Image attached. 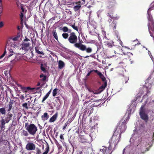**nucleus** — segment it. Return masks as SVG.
I'll return each mask as SVG.
<instances>
[{
	"label": "nucleus",
	"mask_w": 154,
	"mask_h": 154,
	"mask_svg": "<svg viewBox=\"0 0 154 154\" xmlns=\"http://www.w3.org/2000/svg\"><path fill=\"white\" fill-rule=\"evenodd\" d=\"M18 87H20V88L22 89L23 91H25L26 89H30L29 87H27L26 88L22 86L21 85L19 84L17 85Z\"/></svg>",
	"instance_id": "24"
},
{
	"label": "nucleus",
	"mask_w": 154,
	"mask_h": 154,
	"mask_svg": "<svg viewBox=\"0 0 154 154\" xmlns=\"http://www.w3.org/2000/svg\"><path fill=\"white\" fill-rule=\"evenodd\" d=\"M21 99L22 100L24 99V97L23 95H21Z\"/></svg>",
	"instance_id": "57"
},
{
	"label": "nucleus",
	"mask_w": 154,
	"mask_h": 154,
	"mask_svg": "<svg viewBox=\"0 0 154 154\" xmlns=\"http://www.w3.org/2000/svg\"><path fill=\"white\" fill-rule=\"evenodd\" d=\"M62 35L63 37L65 39L67 38L69 36L68 34L67 33H63L62 34Z\"/></svg>",
	"instance_id": "30"
},
{
	"label": "nucleus",
	"mask_w": 154,
	"mask_h": 154,
	"mask_svg": "<svg viewBox=\"0 0 154 154\" xmlns=\"http://www.w3.org/2000/svg\"><path fill=\"white\" fill-rule=\"evenodd\" d=\"M137 135L136 134H133L132 137L130 140V142L133 143L134 145H137V142L138 140V138L136 137Z\"/></svg>",
	"instance_id": "10"
},
{
	"label": "nucleus",
	"mask_w": 154,
	"mask_h": 154,
	"mask_svg": "<svg viewBox=\"0 0 154 154\" xmlns=\"http://www.w3.org/2000/svg\"><path fill=\"white\" fill-rule=\"evenodd\" d=\"M119 42H120V44L122 46V42L121 41H119Z\"/></svg>",
	"instance_id": "60"
},
{
	"label": "nucleus",
	"mask_w": 154,
	"mask_h": 154,
	"mask_svg": "<svg viewBox=\"0 0 154 154\" xmlns=\"http://www.w3.org/2000/svg\"><path fill=\"white\" fill-rule=\"evenodd\" d=\"M12 40L14 41H19L20 40V39L19 38H17V37H14V38H12Z\"/></svg>",
	"instance_id": "43"
},
{
	"label": "nucleus",
	"mask_w": 154,
	"mask_h": 154,
	"mask_svg": "<svg viewBox=\"0 0 154 154\" xmlns=\"http://www.w3.org/2000/svg\"><path fill=\"white\" fill-rule=\"evenodd\" d=\"M21 36H22V34L20 33H18L17 36V37L18 38L20 39V40H21Z\"/></svg>",
	"instance_id": "37"
},
{
	"label": "nucleus",
	"mask_w": 154,
	"mask_h": 154,
	"mask_svg": "<svg viewBox=\"0 0 154 154\" xmlns=\"http://www.w3.org/2000/svg\"><path fill=\"white\" fill-rule=\"evenodd\" d=\"M127 80L126 81H125V83H126L127 82H128V78H127Z\"/></svg>",
	"instance_id": "62"
},
{
	"label": "nucleus",
	"mask_w": 154,
	"mask_h": 154,
	"mask_svg": "<svg viewBox=\"0 0 154 154\" xmlns=\"http://www.w3.org/2000/svg\"><path fill=\"white\" fill-rule=\"evenodd\" d=\"M94 71L100 77L101 76H102V75H103L100 72H98L97 70H94Z\"/></svg>",
	"instance_id": "36"
},
{
	"label": "nucleus",
	"mask_w": 154,
	"mask_h": 154,
	"mask_svg": "<svg viewBox=\"0 0 154 154\" xmlns=\"http://www.w3.org/2000/svg\"><path fill=\"white\" fill-rule=\"evenodd\" d=\"M58 89L57 88L54 89L53 91V96L54 97H55L57 93Z\"/></svg>",
	"instance_id": "26"
},
{
	"label": "nucleus",
	"mask_w": 154,
	"mask_h": 154,
	"mask_svg": "<svg viewBox=\"0 0 154 154\" xmlns=\"http://www.w3.org/2000/svg\"><path fill=\"white\" fill-rule=\"evenodd\" d=\"M154 9V1L152 3L151 5V7L150 8H149L148 11L149 9V13H150V11L152 9Z\"/></svg>",
	"instance_id": "27"
},
{
	"label": "nucleus",
	"mask_w": 154,
	"mask_h": 154,
	"mask_svg": "<svg viewBox=\"0 0 154 154\" xmlns=\"http://www.w3.org/2000/svg\"><path fill=\"white\" fill-rule=\"evenodd\" d=\"M35 145L32 143H28L26 146V149L28 150H34L35 149Z\"/></svg>",
	"instance_id": "9"
},
{
	"label": "nucleus",
	"mask_w": 154,
	"mask_h": 154,
	"mask_svg": "<svg viewBox=\"0 0 154 154\" xmlns=\"http://www.w3.org/2000/svg\"><path fill=\"white\" fill-rule=\"evenodd\" d=\"M141 96V94H138L136 96V98L135 101L138 100L139 101L140 99V97Z\"/></svg>",
	"instance_id": "32"
},
{
	"label": "nucleus",
	"mask_w": 154,
	"mask_h": 154,
	"mask_svg": "<svg viewBox=\"0 0 154 154\" xmlns=\"http://www.w3.org/2000/svg\"><path fill=\"white\" fill-rule=\"evenodd\" d=\"M21 134L22 135L24 136H27L28 135V134L27 132L25 130L23 131Z\"/></svg>",
	"instance_id": "29"
},
{
	"label": "nucleus",
	"mask_w": 154,
	"mask_h": 154,
	"mask_svg": "<svg viewBox=\"0 0 154 154\" xmlns=\"http://www.w3.org/2000/svg\"><path fill=\"white\" fill-rule=\"evenodd\" d=\"M48 97L47 95H46L43 97L42 100V102L43 103L44 101H45L46 99Z\"/></svg>",
	"instance_id": "42"
},
{
	"label": "nucleus",
	"mask_w": 154,
	"mask_h": 154,
	"mask_svg": "<svg viewBox=\"0 0 154 154\" xmlns=\"http://www.w3.org/2000/svg\"><path fill=\"white\" fill-rule=\"evenodd\" d=\"M49 150V147L48 146H47L46 148L45 152L42 154H47Z\"/></svg>",
	"instance_id": "33"
},
{
	"label": "nucleus",
	"mask_w": 154,
	"mask_h": 154,
	"mask_svg": "<svg viewBox=\"0 0 154 154\" xmlns=\"http://www.w3.org/2000/svg\"><path fill=\"white\" fill-rule=\"evenodd\" d=\"M93 71L92 70H91V71H90L87 74V76H89L90 74H91V73Z\"/></svg>",
	"instance_id": "53"
},
{
	"label": "nucleus",
	"mask_w": 154,
	"mask_h": 154,
	"mask_svg": "<svg viewBox=\"0 0 154 154\" xmlns=\"http://www.w3.org/2000/svg\"><path fill=\"white\" fill-rule=\"evenodd\" d=\"M2 7L0 8V16L2 13Z\"/></svg>",
	"instance_id": "54"
},
{
	"label": "nucleus",
	"mask_w": 154,
	"mask_h": 154,
	"mask_svg": "<svg viewBox=\"0 0 154 154\" xmlns=\"http://www.w3.org/2000/svg\"><path fill=\"white\" fill-rule=\"evenodd\" d=\"M30 41V40L27 38H26L24 40V42H28Z\"/></svg>",
	"instance_id": "52"
},
{
	"label": "nucleus",
	"mask_w": 154,
	"mask_h": 154,
	"mask_svg": "<svg viewBox=\"0 0 154 154\" xmlns=\"http://www.w3.org/2000/svg\"><path fill=\"white\" fill-rule=\"evenodd\" d=\"M129 116H127L126 117V121H125V120H124V122L122 123L121 125L120 126L119 128H117L116 130L117 131V132L118 131H119V129H120V133H122L125 131L126 128V126L125 125V123L129 120ZM120 134H121L120 133Z\"/></svg>",
	"instance_id": "8"
},
{
	"label": "nucleus",
	"mask_w": 154,
	"mask_h": 154,
	"mask_svg": "<svg viewBox=\"0 0 154 154\" xmlns=\"http://www.w3.org/2000/svg\"><path fill=\"white\" fill-rule=\"evenodd\" d=\"M6 54V51H5L4 52L3 54L0 57V59L3 58L5 56V55Z\"/></svg>",
	"instance_id": "44"
},
{
	"label": "nucleus",
	"mask_w": 154,
	"mask_h": 154,
	"mask_svg": "<svg viewBox=\"0 0 154 154\" xmlns=\"http://www.w3.org/2000/svg\"><path fill=\"white\" fill-rule=\"evenodd\" d=\"M25 126L26 130L30 134L34 135L36 134L38 129L37 127L34 124H31L28 125L27 123H26Z\"/></svg>",
	"instance_id": "3"
},
{
	"label": "nucleus",
	"mask_w": 154,
	"mask_h": 154,
	"mask_svg": "<svg viewBox=\"0 0 154 154\" xmlns=\"http://www.w3.org/2000/svg\"><path fill=\"white\" fill-rule=\"evenodd\" d=\"M52 34L55 38L57 41L58 40V36L57 34L56 30H54L52 32Z\"/></svg>",
	"instance_id": "19"
},
{
	"label": "nucleus",
	"mask_w": 154,
	"mask_h": 154,
	"mask_svg": "<svg viewBox=\"0 0 154 154\" xmlns=\"http://www.w3.org/2000/svg\"><path fill=\"white\" fill-rule=\"evenodd\" d=\"M88 90L90 92L92 93L93 94H97L96 93H95L94 92V91H93L92 90H91V89H88Z\"/></svg>",
	"instance_id": "50"
},
{
	"label": "nucleus",
	"mask_w": 154,
	"mask_h": 154,
	"mask_svg": "<svg viewBox=\"0 0 154 154\" xmlns=\"http://www.w3.org/2000/svg\"><path fill=\"white\" fill-rule=\"evenodd\" d=\"M77 40V37L74 32H72L70 33L68 38V40L70 43L75 44V45L76 43Z\"/></svg>",
	"instance_id": "7"
},
{
	"label": "nucleus",
	"mask_w": 154,
	"mask_h": 154,
	"mask_svg": "<svg viewBox=\"0 0 154 154\" xmlns=\"http://www.w3.org/2000/svg\"><path fill=\"white\" fill-rule=\"evenodd\" d=\"M71 26L74 29L78 31V27L77 26H75V24L71 25Z\"/></svg>",
	"instance_id": "38"
},
{
	"label": "nucleus",
	"mask_w": 154,
	"mask_h": 154,
	"mask_svg": "<svg viewBox=\"0 0 154 154\" xmlns=\"http://www.w3.org/2000/svg\"><path fill=\"white\" fill-rule=\"evenodd\" d=\"M126 66V65L125 64H124V66H123V67H125Z\"/></svg>",
	"instance_id": "64"
},
{
	"label": "nucleus",
	"mask_w": 154,
	"mask_h": 154,
	"mask_svg": "<svg viewBox=\"0 0 154 154\" xmlns=\"http://www.w3.org/2000/svg\"><path fill=\"white\" fill-rule=\"evenodd\" d=\"M144 106L142 105L140 108V114L141 118L143 120L146 121H147L148 119L147 114L145 112L144 109Z\"/></svg>",
	"instance_id": "6"
},
{
	"label": "nucleus",
	"mask_w": 154,
	"mask_h": 154,
	"mask_svg": "<svg viewBox=\"0 0 154 154\" xmlns=\"http://www.w3.org/2000/svg\"><path fill=\"white\" fill-rule=\"evenodd\" d=\"M65 66L64 62L61 60L58 61V68L60 69H62Z\"/></svg>",
	"instance_id": "13"
},
{
	"label": "nucleus",
	"mask_w": 154,
	"mask_h": 154,
	"mask_svg": "<svg viewBox=\"0 0 154 154\" xmlns=\"http://www.w3.org/2000/svg\"><path fill=\"white\" fill-rule=\"evenodd\" d=\"M12 116L13 114L9 112L7 114L5 119L6 123H8L9 121L11 120Z\"/></svg>",
	"instance_id": "11"
},
{
	"label": "nucleus",
	"mask_w": 154,
	"mask_h": 154,
	"mask_svg": "<svg viewBox=\"0 0 154 154\" xmlns=\"http://www.w3.org/2000/svg\"><path fill=\"white\" fill-rule=\"evenodd\" d=\"M148 100H146L145 101V104L147 103Z\"/></svg>",
	"instance_id": "61"
},
{
	"label": "nucleus",
	"mask_w": 154,
	"mask_h": 154,
	"mask_svg": "<svg viewBox=\"0 0 154 154\" xmlns=\"http://www.w3.org/2000/svg\"><path fill=\"white\" fill-rule=\"evenodd\" d=\"M102 148V149H100V152L102 153V154H107L109 150H107V148L104 147L103 146Z\"/></svg>",
	"instance_id": "15"
},
{
	"label": "nucleus",
	"mask_w": 154,
	"mask_h": 154,
	"mask_svg": "<svg viewBox=\"0 0 154 154\" xmlns=\"http://www.w3.org/2000/svg\"><path fill=\"white\" fill-rule=\"evenodd\" d=\"M4 25L3 23L2 22H0V27L1 28Z\"/></svg>",
	"instance_id": "49"
},
{
	"label": "nucleus",
	"mask_w": 154,
	"mask_h": 154,
	"mask_svg": "<svg viewBox=\"0 0 154 154\" xmlns=\"http://www.w3.org/2000/svg\"><path fill=\"white\" fill-rule=\"evenodd\" d=\"M150 143H149V142H147V141H146V143H145V146H146V147L148 146V145H149V147H150L151 146L150 145Z\"/></svg>",
	"instance_id": "46"
},
{
	"label": "nucleus",
	"mask_w": 154,
	"mask_h": 154,
	"mask_svg": "<svg viewBox=\"0 0 154 154\" xmlns=\"http://www.w3.org/2000/svg\"><path fill=\"white\" fill-rule=\"evenodd\" d=\"M1 126L2 128H5V125L6 123V120L5 119H3L1 121Z\"/></svg>",
	"instance_id": "22"
},
{
	"label": "nucleus",
	"mask_w": 154,
	"mask_h": 154,
	"mask_svg": "<svg viewBox=\"0 0 154 154\" xmlns=\"http://www.w3.org/2000/svg\"><path fill=\"white\" fill-rule=\"evenodd\" d=\"M22 106L23 107L27 109H28V108L27 106V103L23 104Z\"/></svg>",
	"instance_id": "40"
},
{
	"label": "nucleus",
	"mask_w": 154,
	"mask_h": 154,
	"mask_svg": "<svg viewBox=\"0 0 154 154\" xmlns=\"http://www.w3.org/2000/svg\"><path fill=\"white\" fill-rule=\"evenodd\" d=\"M140 43H138L137 44H136L135 45H140Z\"/></svg>",
	"instance_id": "63"
},
{
	"label": "nucleus",
	"mask_w": 154,
	"mask_h": 154,
	"mask_svg": "<svg viewBox=\"0 0 154 154\" xmlns=\"http://www.w3.org/2000/svg\"><path fill=\"white\" fill-rule=\"evenodd\" d=\"M127 147H126L125 148H124L123 149V154H124L125 150V149H127Z\"/></svg>",
	"instance_id": "58"
},
{
	"label": "nucleus",
	"mask_w": 154,
	"mask_h": 154,
	"mask_svg": "<svg viewBox=\"0 0 154 154\" xmlns=\"http://www.w3.org/2000/svg\"><path fill=\"white\" fill-rule=\"evenodd\" d=\"M74 46L82 51L85 50L88 53H91L92 51V49L91 48H86L85 45L81 43H76L74 45Z\"/></svg>",
	"instance_id": "5"
},
{
	"label": "nucleus",
	"mask_w": 154,
	"mask_h": 154,
	"mask_svg": "<svg viewBox=\"0 0 154 154\" xmlns=\"http://www.w3.org/2000/svg\"><path fill=\"white\" fill-rule=\"evenodd\" d=\"M106 45L109 48H111L112 47V45L111 43L109 42H105Z\"/></svg>",
	"instance_id": "34"
},
{
	"label": "nucleus",
	"mask_w": 154,
	"mask_h": 154,
	"mask_svg": "<svg viewBox=\"0 0 154 154\" xmlns=\"http://www.w3.org/2000/svg\"><path fill=\"white\" fill-rule=\"evenodd\" d=\"M76 5L73 7V9L75 11H78L80 9L81 7V2H78L75 3Z\"/></svg>",
	"instance_id": "12"
},
{
	"label": "nucleus",
	"mask_w": 154,
	"mask_h": 154,
	"mask_svg": "<svg viewBox=\"0 0 154 154\" xmlns=\"http://www.w3.org/2000/svg\"><path fill=\"white\" fill-rule=\"evenodd\" d=\"M49 117V116L48 113L47 112H45L41 117L43 121L47 120L48 119Z\"/></svg>",
	"instance_id": "14"
},
{
	"label": "nucleus",
	"mask_w": 154,
	"mask_h": 154,
	"mask_svg": "<svg viewBox=\"0 0 154 154\" xmlns=\"http://www.w3.org/2000/svg\"><path fill=\"white\" fill-rule=\"evenodd\" d=\"M20 44L16 42H14L13 44V47L16 49H19L20 51Z\"/></svg>",
	"instance_id": "18"
},
{
	"label": "nucleus",
	"mask_w": 154,
	"mask_h": 154,
	"mask_svg": "<svg viewBox=\"0 0 154 154\" xmlns=\"http://www.w3.org/2000/svg\"><path fill=\"white\" fill-rule=\"evenodd\" d=\"M30 43L26 42H23L20 45V54H17L15 58L11 61V65H13V64L19 60L20 59V56H18L19 55H23L29 50L30 48Z\"/></svg>",
	"instance_id": "1"
},
{
	"label": "nucleus",
	"mask_w": 154,
	"mask_h": 154,
	"mask_svg": "<svg viewBox=\"0 0 154 154\" xmlns=\"http://www.w3.org/2000/svg\"><path fill=\"white\" fill-rule=\"evenodd\" d=\"M57 114L56 113L55 114L52 116L50 119L49 122H52L56 120L57 117Z\"/></svg>",
	"instance_id": "17"
},
{
	"label": "nucleus",
	"mask_w": 154,
	"mask_h": 154,
	"mask_svg": "<svg viewBox=\"0 0 154 154\" xmlns=\"http://www.w3.org/2000/svg\"><path fill=\"white\" fill-rule=\"evenodd\" d=\"M68 123L67 122H66L64 126L63 127V129L64 130L66 128V126H67L68 125Z\"/></svg>",
	"instance_id": "51"
},
{
	"label": "nucleus",
	"mask_w": 154,
	"mask_h": 154,
	"mask_svg": "<svg viewBox=\"0 0 154 154\" xmlns=\"http://www.w3.org/2000/svg\"><path fill=\"white\" fill-rule=\"evenodd\" d=\"M107 85L106 82H105L104 85H102L99 89V93L102 92L105 88Z\"/></svg>",
	"instance_id": "16"
},
{
	"label": "nucleus",
	"mask_w": 154,
	"mask_h": 154,
	"mask_svg": "<svg viewBox=\"0 0 154 154\" xmlns=\"http://www.w3.org/2000/svg\"><path fill=\"white\" fill-rule=\"evenodd\" d=\"M14 52L11 49L9 50V53L8 56V57H10L12 56L13 55Z\"/></svg>",
	"instance_id": "31"
},
{
	"label": "nucleus",
	"mask_w": 154,
	"mask_h": 154,
	"mask_svg": "<svg viewBox=\"0 0 154 154\" xmlns=\"http://www.w3.org/2000/svg\"><path fill=\"white\" fill-rule=\"evenodd\" d=\"M35 51L36 52L39 54H42L44 55V53L42 51H40L38 50V47H35Z\"/></svg>",
	"instance_id": "20"
},
{
	"label": "nucleus",
	"mask_w": 154,
	"mask_h": 154,
	"mask_svg": "<svg viewBox=\"0 0 154 154\" xmlns=\"http://www.w3.org/2000/svg\"><path fill=\"white\" fill-rule=\"evenodd\" d=\"M41 69L42 71H45V69L43 67H41Z\"/></svg>",
	"instance_id": "56"
},
{
	"label": "nucleus",
	"mask_w": 154,
	"mask_h": 154,
	"mask_svg": "<svg viewBox=\"0 0 154 154\" xmlns=\"http://www.w3.org/2000/svg\"><path fill=\"white\" fill-rule=\"evenodd\" d=\"M12 103H9L8 105V111H11L12 107Z\"/></svg>",
	"instance_id": "28"
},
{
	"label": "nucleus",
	"mask_w": 154,
	"mask_h": 154,
	"mask_svg": "<svg viewBox=\"0 0 154 154\" xmlns=\"http://www.w3.org/2000/svg\"><path fill=\"white\" fill-rule=\"evenodd\" d=\"M60 138L61 139H64V138L63 135L62 134H61L60 136Z\"/></svg>",
	"instance_id": "55"
},
{
	"label": "nucleus",
	"mask_w": 154,
	"mask_h": 154,
	"mask_svg": "<svg viewBox=\"0 0 154 154\" xmlns=\"http://www.w3.org/2000/svg\"><path fill=\"white\" fill-rule=\"evenodd\" d=\"M62 30L64 32H67L68 31V29L67 27L64 26Z\"/></svg>",
	"instance_id": "39"
},
{
	"label": "nucleus",
	"mask_w": 154,
	"mask_h": 154,
	"mask_svg": "<svg viewBox=\"0 0 154 154\" xmlns=\"http://www.w3.org/2000/svg\"><path fill=\"white\" fill-rule=\"evenodd\" d=\"M51 93V91H50L46 94L48 96H49V94H50V93Z\"/></svg>",
	"instance_id": "59"
},
{
	"label": "nucleus",
	"mask_w": 154,
	"mask_h": 154,
	"mask_svg": "<svg viewBox=\"0 0 154 154\" xmlns=\"http://www.w3.org/2000/svg\"><path fill=\"white\" fill-rule=\"evenodd\" d=\"M117 131L116 130L112 136L111 139L109 141L110 144L111 145L114 144L115 146L117 145L119 141V139L121 137V134H118Z\"/></svg>",
	"instance_id": "4"
},
{
	"label": "nucleus",
	"mask_w": 154,
	"mask_h": 154,
	"mask_svg": "<svg viewBox=\"0 0 154 154\" xmlns=\"http://www.w3.org/2000/svg\"><path fill=\"white\" fill-rule=\"evenodd\" d=\"M20 17L21 20H23V14L22 12H21V14L20 15Z\"/></svg>",
	"instance_id": "48"
},
{
	"label": "nucleus",
	"mask_w": 154,
	"mask_h": 154,
	"mask_svg": "<svg viewBox=\"0 0 154 154\" xmlns=\"http://www.w3.org/2000/svg\"><path fill=\"white\" fill-rule=\"evenodd\" d=\"M102 34L104 36V38L107 40H109V39L107 38V37L106 36V32L103 30H102Z\"/></svg>",
	"instance_id": "25"
},
{
	"label": "nucleus",
	"mask_w": 154,
	"mask_h": 154,
	"mask_svg": "<svg viewBox=\"0 0 154 154\" xmlns=\"http://www.w3.org/2000/svg\"><path fill=\"white\" fill-rule=\"evenodd\" d=\"M40 77L42 78L43 81H45L46 79V76L44 75H40Z\"/></svg>",
	"instance_id": "35"
},
{
	"label": "nucleus",
	"mask_w": 154,
	"mask_h": 154,
	"mask_svg": "<svg viewBox=\"0 0 154 154\" xmlns=\"http://www.w3.org/2000/svg\"><path fill=\"white\" fill-rule=\"evenodd\" d=\"M6 111L5 108L2 107L0 108V113L2 115H4L6 113Z\"/></svg>",
	"instance_id": "23"
},
{
	"label": "nucleus",
	"mask_w": 154,
	"mask_h": 154,
	"mask_svg": "<svg viewBox=\"0 0 154 154\" xmlns=\"http://www.w3.org/2000/svg\"><path fill=\"white\" fill-rule=\"evenodd\" d=\"M149 9L147 11V19L148 20V26L149 31L151 36L152 37H154V21L153 20L152 17L150 13H149Z\"/></svg>",
	"instance_id": "2"
},
{
	"label": "nucleus",
	"mask_w": 154,
	"mask_h": 154,
	"mask_svg": "<svg viewBox=\"0 0 154 154\" xmlns=\"http://www.w3.org/2000/svg\"><path fill=\"white\" fill-rule=\"evenodd\" d=\"M148 85V83H146L145 86H146V88H148V89H150L151 88V85H150L149 86H147Z\"/></svg>",
	"instance_id": "41"
},
{
	"label": "nucleus",
	"mask_w": 154,
	"mask_h": 154,
	"mask_svg": "<svg viewBox=\"0 0 154 154\" xmlns=\"http://www.w3.org/2000/svg\"><path fill=\"white\" fill-rule=\"evenodd\" d=\"M100 78L103 81H104L106 80L105 78L103 75H102V76H101L100 77Z\"/></svg>",
	"instance_id": "47"
},
{
	"label": "nucleus",
	"mask_w": 154,
	"mask_h": 154,
	"mask_svg": "<svg viewBox=\"0 0 154 154\" xmlns=\"http://www.w3.org/2000/svg\"><path fill=\"white\" fill-rule=\"evenodd\" d=\"M110 28L115 30L116 29V24L114 22H112L111 24L110 25Z\"/></svg>",
	"instance_id": "21"
},
{
	"label": "nucleus",
	"mask_w": 154,
	"mask_h": 154,
	"mask_svg": "<svg viewBox=\"0 0 154 154\" xmlns=\"http://www.w3.org/2000/svg\"><path fill=\"white\" fill-rule=\"evenodd\" d=\"M149 90H148L147 91V94H146V95H144V96H143V99H145V98H146L148 96V94L149 93V92H150V91H148Z\"/></svg>",
	"instance_id": "45"
}]
</instances>
